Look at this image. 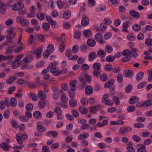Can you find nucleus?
I'll return each mask as SVG.
<instances>
[{"instance_id": "1", "label": "nucleus", "mask_w": 152, "mask_h": 152, "mask_svg": "<svg viewBox=\"0 0 152 152\" xmlns=\"http://www.w3.org/2000/svg\"><path fill=\"white\" fill-rule=\"evenodd\" d=\"M152 105V99H149L146 101L139 102L137 104V106L138 107L143 106L146 107H149Z\"/></svg>"}, {"instance_id": "2", "label": "nucleus", "mask_w": 152, "mask_h": 152, "mask_svg": "<svg viewBox=\"0 0 152 152\" xmlns=\"http://www.w3.org/2000/svg\"><path fill=\"white\" fill-rule=\"evenodd\" d=\"M24 7L23 4L20 2L18 1L12 6V10L15 11H17L22 9Z\"/></svg>"}, {"instance_id": "3", "label": "nucleus", "mask_w": 152, "mask_h": 152, "mask_svg": "<svg viewBox=\"0 0 152 152\" xmlns=\"http://www.w3.org/2000/svg\"><path fill=\"white\" fill-rule=\"evenodd\" d=\"M54 112L57 115V119L58 120H61L63 118V116L62 115V111L59 107H57L54 109Z\"/></svg>"}, {"instance_id": "4", "label": "nucleus", "mask_w": 152, "mask_h": 152, "mask_svg": "<svg viewBox=\"0 0 152 152\" xmlns=\"http://www.w3.org/2000/svg\"><path fill=\"white\" fill-rule=\"evenodd\" d=\"M95 38L97 41L101 44H103L105 43V41L103 40L102 35L100 33L97 34L95 35Z\"/></svg>"}, {"instance_id": "5", "label": "nucleus", "mask_w": 152, "mask_h": 152, "mask_svg": "<svg viewBox=\"0 0 152 152\" xmlns=\"http://www.w3.org/2000/svg\"><path fill=\"white\" fill-rule=\"evenodd\" d=\"M77 81V80H72L70 82L69 87L70 90L72 91H75L76 90V84Z\"/></svg>"}, {"instance_id": "6", "label": "nucleus", "mask_w": 152, "mask_h": 152, "mask_svg": "<svg viewBox=\"0 0 152 152\" xmlns=\"http://www.w3.org/2000/svg\"><path fill=\"white\" fill-rule=\"evenodd\" d=\"M132 130V128L129 127H125L123 129L120 128L119 130V133L121 134H125L130 132Z\"/></svg>"}, {"instance_id": "7", "label": "nucleus", "mask_w": 152, "mask_h": 152, "mask_svg": "<svg viewBox=\"0 0 152 152\" xmlns=\"http://www.w3.org/2000/svg\"><path fill=\"white\" fill-rule=\"evenodd\" d=\"M139 148L137 149V152H147L146 149V146L142 144H140L139 145Z\"/></svg>"}, {"instance_id": "8", "label": "nucleus", "mask_w": 152, "mask_h": 152, "mask_svg": "<svg viewBox=\"0 0 152 152\" xmlns=\"http://www.w3.org/2000/svg\"><path fill=\"white\" fill-rule=\"evenodd\" d=\"M89 134L87 132H83L80 134L78 136V140H83L84 139H86L89 137Z\"/></svg>"}, {"instance_id": "9", "label": "nucleus", "mask_w": 152, "mask_h": 152, "mask_svg": "<svg viewBox=\"0 0 152 152\" xmlns=\"http://www.w3.org/2000/svg\"><path fill=\"white\" fill-rule=\"evenodd\" d=\"M96 54L94 52H91L88 55V60L90 62L93 61L97 57Z\"/></svg>"}, {"instance_id": "10", "label": "nucleus", "mask_w": 152, "mask_h": 152, "mask_svg": "<svg viewBox=\"0 0 152 152\" xmlns=\"http://www.w3.org/2000/svg\"><path fill=\"white\" fill-rule=\"evenodd\" d=\"M115 81L113 79H111L106 82L104 85V88H109L112 86L114 83Z\"/></svg>"}, {"instance_id": "11", "label": "nucleus", "mask_w": 152, "mask_h": 152, "mask_svg": "<svg viewBox=\"0 0 152 152\" xmlns=\"http://www.w3.org/2000/svg\"><path fill=\"white\" fill-rule=\"evenodd\" d=\"M16 139L18 144L21 145L23 143V139L22 137V134L19 133L16 135Z\"/></svg>"}, {"instance_id": "12", "label": "nucleus", "mask_w": 152, "mask_h": 152, "mask_svg": "<svg viewBox=\"0 0 152 152\" xmlns=\"http://www.w3.org/2000/svg\"><path fill=\"white\" fill-rule=\"evenodd\" d=\"M93 91V88L91 86H87L86 88L85 92L86 95H89L92 94Z\"/></svg>"}, {"instance_id": "13", "label": "nucleus", "mask_w": 152, "mask_h": 152, "mask_svg": "<svg viewBox=\"0 0 152 152\" xmlns=\"http://www.w3.org/2000/svg\"><path fill=\"white\" fill-rule=\"evenodd\" d=\"M130 22V20H128L124 23L122 25L123 29L122 31L125 32H128V31L127 29L129 27V24Z\"/></svg>"}, {"instance_id": "14", "label": "nucleus", "mask_w": 152, "mask_h": 152, "mask_svg": "<svg viewBox=\"0 0 152 152\" xmlns=\"http://www.w3.org/2000/svg\"><path fill=\"white\" fill-rule=\"evenodd\" d=\"M129 14L132 16L137 18H138L140 17V15L139 13L133 10H130Z\"/></svg>"}, {"instance_id": "15", "label": "nucleus", "mask_w": 152, "mask_h": 152, "mask_svg": "<svg viewBox=\"0 0 152 152\" xmlns=\"http://www.w3.org/2000/svg\"><path fill=\"white\" fill-rule=\"evenodd\" d=\"M69 105L71 107L74 108L77 105V102L74 99H71L69 101Z\"/></svg>"}, {"instance_id": "16", "label": "nucleus", "mask_w": 152, "mask_h": 152, "mask_svg": "<svg viewBox=\"0 0 152 152\" xmlns=\"http://www.w3.org/2000/svg\"><path fill=\"white\" fill-rule=\"evenodd\" d=\"M7 9L6 6L4 3L0 4V12L2 14H5Z\"/></svg>"}, {"instance_id": "17", "label": "nucleus", "mask_w": 152, "mask_h": 152, "mask_svg": "<svg viewBox=\"0 0 152 152\" xmlns=\"http://www.w3.org/2000/svg\"><path fill=\"white\" fill-rule=\"evenodd\" d=\"M87 44L88 46L93 47L95 46L96 42L94 39H89L87 40Z\"/></svg>"}, {"instance_id": "18", "label": "nucleus", "mask_w": 152, "mask_h": 152, "mask_svg": "<svg viewBox=\"0 0 152 152\" xmlns=\"http://www.w3.org/2000/svg\"><path fill=\"white\" fill-rule=\"evenodd\" d=\"M133 72L132 70H129L127 71L125 70L123 74L125 77H130L133 75Z\"/></svg>"}, {"instance_id": "19", "label": "nucleus", "mask_w": 152, "mask_h": 152, "mask_svg": "<svg viewBox=\"0 0 152 152\" xmlns=\"http://www.w3.org/2000/svg\"><path fill=\"white\" fill-rule=\"evenodd\" d=\"M89 19L87 17H84L81 21V24L83 26H86L89 23Z\"/></svg>"}, {"instance_id": "20", "label": "nucleus", "mask_w": 152, "mask_h": 152, "mask_svg": "<svg viewBox=\"0 0 152 152\" xmlns=\"http://www.w3.org/2000/svg\"><path fill=\"white\" fill-rule=\"evenodd\" d=\"M15 28L13 27H12L9 28L7 31V33L8 34L6 36V39H7L10 37L11 34L15 30Z\"/></svg>"}, {"instance_id": "21", "label": "nucleus", "mask_w": 152, "mask_h": 152, "mask_svg": "<svg viewBox=\"0 0 152 152\" xmlns=\"http://www.w3.org/2000/svg\"><path fill=\"white\" fill-rule=\"evenodd\" d=\"M79 110L82 114L83 115L86 114L88 112V110L86 108H85L81 106H80L79 107Z\"/></svg>"}, {"instance_id": "22", "label": "nucleus", "mask_w": 152, "mask_h": 152, "mask_svg": "<svg viewBox=\"0 0 152 152\" xmlns=\"http://www.w3.org/2000/svg\"><path fill=\"white\" fill-rule=\"evenodd\" d=\"M101 65L99 63L94 64L92 66V68L94 70H99L101 69Z\"/></svg>"}, {"instance_id": "23", "label": "nucleus", "mask_w": 152, "mask_h": 152, "mask_svg": "<svg viewBox=\"0 0 152 152\" xmlns=\"http://www.w3.org/2000/svg\"><path fill=\"white\" fill-rule=\"evenodd\" d=\"M97 56L101 58H103L105 56L106 53L103 50H99L97 53Z\"/></svg>"}, {"instance_id": "24", "label": "nucleus", "mask_w": 152, "mask_h": 152, "mask_svg": "<svg viewBox=\"0 0 152 152\" xmlns=\"http://www.w3.org/2000/svg\"><path fill=\"white\" fill-rule=\"evenodd\" d=\"M17 79V77L15 76H11L8 78L6 81V83L8 84H10L14 82Z\"/></svg>"}, {"instance_id": "25", "label": "nucleus", "mask_w": 152, "mask_h": 152, "mask_svg": "<svg viewBox=\"0 0 152 152\" xmlns=\"http://www.w3.org/2000/svg\"><path fill=\"white\" fill-rule=\"evenodd\" d=\"M144 75V73L142 72H140L138 73L136 76V80L137 81L140 80L142 78Z\"/></svg>"}, {"instance_id": "26", "label": "nucleus", "mask_w": 152, "mask_h": 152, "mask_svg": "<svg viewBox=\"0 0 152 152\" xmlns=\"http://www.w3.org/2000/svg\"><path fill=\"white\" fill-rule=\"evenodd\" d=\"M0 147L4 151H8L9 149L8 147V144L5 142H2L0 144Z\"/></svg>"}, {"instance_id": "27", "label": "nucleus", "mask_w": 152, "mask_h": 152, "mask_svg": "<svg viewBox=\"0 0 152 152\" xmlns=\"http://www.w3.org/2000/svg\"><path fill=\"white\" fill-rule=\"evenodd\" d=\"M83 34L85 37H89L91 36L92 33L91 31L87 29L83 31Z\"/></svg>"}, {"instance_id": "28", "label": "nucleus", "mask_w": 152, "mask_h": 152, "mask_svg": "<svg viewBox=\"0 0 152 152\" xmlns=\"http://www.w3.org/2000/svg\"><path fill=\"white\" fill-rule=\"evenodd\" d=\"M71 14V12L69 10L65 11L63 14V18L66 19H68L70 17V15Z\"/></svg>"}, {"instance_id": "29", "label": "nucleus", "mask_w": 152, "mask_h": 152, "mask_svg": "<svg viewBox=\"0 0 152 152\" xmlns=\"http://www.w3.org/2000/svg\"><path fill=\"white\" fill-rule=\"evenodd\" d=\"M6 53L7 55L9 54H11L12 53L14 49V47L12 46H9L6 48Z\"/></svg>"}, {"instance_id": "30", "label": "nucleus", "mask_w": 152, "mask_h": 152, "mask_svg": "<svg viewBox=\"0 0 152 152\" xmlns=\"http://www.w3.org/2000/svg\"><path fill=\"white\" fill-rule=\"evenodd\" d=\"M37 129L40 132H44L46 131V129L41 125L38 124L37 126Z\"/></svg>"}, {"instance_id": "31", "label": "nucleus", "mask_w": 152, "mask_h": 152, "mask_svg": "<svg viewBox=\"0 0 152 152\" xmlns=\"http://www.w3.org/2000/svg\"><path fill=\"white\" fill-rule=\"evenodd\" d=\"M138 99H137V97L135 96H132L129 100V103L131 104H134L137 102Z\"/></svg>"}, {"instance_id": "32", "label": "nucleus", "mask_w": 152, "mask_h": 152, "mask_svg": "<svg viewBox=\"0 0 152 152\" xmlns=\"http://www.w3.org/2000/svg\"><path fill=\"white\" fill-rule=\"evenodd\" d=\"M45 106V102L44 100H41L38 102V107L40 109H43Z\"/></svg>"}, {"instance_id": "33", "label": "nucleus", "mask_w": 152, "mask_h": 152, "mask_svg": "<svg viewBox=\"0 0 152 152\" xmlns=\"http://www.w3.org/2000/svg\"><path fill=\"white\" fill-rule=\"evenodd\" d=\"M10 104L12 107H15L17 104V101L15 98L12 97L10 100Z\"/></svg>"}, {"instance_id": "34", "label": "nucleus", "mask_w": 152, "mask_h": 152, "mask_svg": "<svg viewBox=\"0 0 152 152\" xmlns=\"http://www.w3.org/2000/svg\"><path fill=\"white\" fill-rule=\"evenodd\" d=\"M38 96V97L41 99V100H43L46 98V96L43 95V92L41 90L39 91Z\"/></svg>"}, {"instance_id": "35", "label": "nucleus", "mask_w": 152, "mask_h": 152, "mask_svg": "<svg viewBox=\"0 0 152 152\" xmlns=\"http://www.w3.org/2000/svg\"><path fill=\"white\" fill-rule=\"evenodd\" d=\"M132 29L135 31H137L141 29V27L139 25L134 24L132 26Z\"/></svg>"}, {"instance_id": "36", "label": "nucleus", "mask_w": 152, "mask_h": 152, "mask_svg": "<svg viewBox=\"0 0 152 152\" xmlns=\"http://www.w3.org/2000/svg\"><path fill=\"white\" fill-rule=\"evenodd\" d=\"M132 54V52L129 50H124L122 52V55L125 56H130Z\"/></svg>"}, {"instance_id": "37", "label": "nucleus", "mask_w": 152, "mask_h": 152, "mask_svg": "<svg viewBox=\"0 0 152 152\" xmlns=\"http://www.w3.org/2000/svg\"><path fill=\"white\" fill-rule=\"evenodd\" d=\"M42 51V50L40 49H37L35 51L34 53L36 54L37 58H39L40 57Z\"/></svg>"}, {"instance_id": "38", "label": "nucleus", "mask_w": 152, "mask_h": 152, "mask_svg": "<svg viewBox=\"0 0 152 152\" xmlns=\"http://www.w3.org/2000/svg\"><path fill=\"white\" fill-rule=\"evenodd\" d=\"M20 64L18 61L15 60V61L12 63V67L14 69H15L18 68Z\"/></svg>"}, {"instance_id": "39", "label": "nucleus", "mask_w": 152, "mask_h": 152, "mask_svg": "<svg viewBox=\"0 0 152 152\" xmlns=\"http://www.w3.org/2000/svg\"><path fill=\"white\" fill-rule=\"evenodd\" d=\"M71 113L73 117L75 118H78L79 116V113L76 110L73 109L71 111Z\"/></svg>"}, {"instance_id": "40", "label": "nucleus", "mask_w": 152, "mask_h": 152, "mask_svg": "<svg viewBox=\"0 0 152 152\" xmlns=\"http://www.w3.org/2000/svg\"><path fill=\"white\" fill-rule=\"evenodd\" d=\"M145 44L148 46H152V39L150 38H148L145 40Z\"/></svg>"}, {"instance_id": "41", "label": "nucleus", "mask_w": 152, "mask_h": 152, "mask_svg": "<svg viewBox=\"0 0 152 152\" xmlns=\"http://www.w3.org/2000/svg\"><path fill=\"white\" fill-rule=\"evenodd\" d=\"M89 112L91 113H95L97 111V108L95 107H90L89 109Z\"/></svg>"}, {"instance_id": "42", "label": "nucleus", "mask_w": 152, "mask_h": 152, "mask_svg": "<svg viewBox=\"0 0 152 152\" xmlns=\"http://www.w3.org/2000/svg\"><path fill=\"white\" fill-rule=\"evenodd\" d=\"M131 58L130 56H125L122 58L121 59L122 62L125 63L126 62L129 61Z\"/></svg>"}, {"instance_id": "43", "label": "nucleus", "mask_w": 152, "mask_h": 152, "mask_svg": "<svg viewBox=\"0 0 152 152\" xmlns=\"http://www.w3.org/2000/svg\"><path fill=\"white\" fill-rule=\"evenodd\" d=\"M81 33L79 31H75L74 32V37L75 38L79 39L80 38Z\"/></svg>"}, {"instance_id": "44", "label": "nucleus", "mask_w": 152, "mask_h": 152, "mask_svg": "<svg viewBox=\"0 0 152 152\" xmlns=\"http://www.w3.org/2000/svg\"><path fill=\"white\" fill-rule=\"evenodd\" d=\"M104 69L106 71H110L112 70H113V67L111 65L109 64H107L105 65Z\"/></svg>"}, {"instance_id": "45", "label": "nucleus", "mask_w": 152, "mask_h": 152, "mask_svg": "<svg viewBox=\"0 0 152 152\" xmlns=\"http://www.w3.org/2000/svg\"><path fill=\"white\" fill-rule=\"evenodd\" d=\"M132 138L134 141L137 142H140L141 140V138L138 136L136 135H133Z\"/></svg>"}, {"instance_id": "46", "label": "nucleus", "mask_w": 152, "mask_h": 152, "mask_svg": "<svg viewBox=\"0 0 152 152\" xmlns=\"http://www.w3.org/2000/svg\"><path fill=\"white\" fill-rule=\"evenodd\" d=\"M117 79L119 83H122L123 80V76L122 74L119 73L117 75Z\"/></svg>"}, {"instance_id": "47", "label": "nucleus", "mask_w": 152, "mask_h": 152, "mask_svg": "<svg viewBox=\"0 0 152 152\" xmlns=\"http://www.w3.org/2000/svg\"><path fill=\"white\" fill-rule=\"evenodd\" d=\"M23 45V44L21 43V46H20L19 47H18V48H15L14 50V52L15 53H20L21 51L23 49V48L22 47V45Z\"/></svg>"}, {"instance_id": "48", "label": "nucleus", "mask_w": 152, "mask_h": 152, "mask_svg": "<svg viewBox=\"0 0 152 152\" xmlns=\"http://www.w3.org/2000/svg\"><path fill=\"white\" fill-rule=\"evenodd\" d=\"M115 59V57L111 55H109L107 56L106 59V61L108 62H112Z\"/></svg>"}, {"instance_id": "49", "label": "nucleus", "mask_w": 152, "mask_h": 152, "mask_svg": "<svg viewBox=\"0 0 152 152\" xmlns=\"http://www.w3.org/2000/svg\"><path fill=\"white\" fill-rule=\"evenodd\" d=\"M42 28L45 31L48 30L50 28V26L47 23H45L42 24Z\"/></svg>"}, {"instance_id": "50", "label": "nucleus", "mask_w": 152, "mask_h": 152, "mask_svg": "<svg viewBox=\"0 0 152 152\" xmlns=\"http://www.w3.org/2000/svg\"><path fill=\"white\" fill-rule=\"evenodd\" d=\"M105 51L108 53H111L113 50V48L110 45H108L105 46Z\"/></svg>"}, {"instance_id": "51", "label": "nucleus", "mask_w": 152, "mask_h": 152, "mask_svg": "<svg viewBox=\"0 0 152 152\" xmlns=\"http://www.w3.org/2000/svg\"><path fill=\"white\" fill-rule=\"evenodd\" d=\"M20 23L22 26H28V25L29 23L28 20L24 19H22Z\"/></svg>"}, {"instance_id": "52", "label": "nucleus", "mask_w": 152, "mask_h": 152, "mask_svg": "<svg viewBox=\"0 0 152 152\" xmlns=\"http://www.w3.org/2000/svg\"><path fill=\"white\" fill-rule=\"evenodd\" d=\"M26 110L31 111L33 108V105L31 103L28 104L26 105Z\"/></svg>"}, {"instance_id": "53", "label": "nucleus", "mask_w": 152, "mask_h": 152, "mask_svg": "<svg viewBox=\"0 0 152 152\" xmlns=\"http://www.w3.org/2000/svg\"><path fill=\"white\" fill-rule=\"evenodd\" d=\"M113 101L115 104L118 105L119 104V99L118 96H114L113 98Z\"/></svg>"}, {"instance_id": "54", "label": "nucleus", "mask_w": 152, "mask_h": 152, "mask_svg": "<svg viewBox=\"0 0 152 152\" xmlns=\"http://www.w3.org/2000/svg\"><path fill=\"white\" fill-rule=\"evenodd\" d=\"M81 104L83 105H86L88 104V101L87 99H86L85 98H82L80 101Z\"/></svg>"}, {"instance_id": "55", "label": "nucleus", "mask_w": 152, "mask_h": 152, "mask_svg": "<svg viewBox=\"0 0 152 152\" xmlns=\"http://www.w3.org/2000/svg\"><path fill=\"white\" fill-rule=\"evenodd\" d=\"M29 94L33 101H35L37 100V96L34 93L31 92Z\"/></svg>"}, {"instance_id": "56", "label": "nucleus", "mask_w": 152, "mask_h": 152, "mask_svg": "<svg viewBox=\"0 0 152 152\" xmlns=\"http://www.w3.org/2000/svg\"><path fill=\"white\" fill-rule=\"evenodd\" d=\"M100 79L102 81H105L107 79V75L106 74H102L100 77Z\"/></svg>"}, {"instance_id": "57", "label": "nucleus", "mask_w": 152, "mask_h": 152, "mask_svg": "<svg viewBox=\"0 0 152 152\" xmlns=\"http://www.w3.org/2000/svg\"><path fill=\"white\" fill-rule=\"evenodd\" d=\"M50 52L49 50L47 49L44 52L43 54V56L45 58H48L50 55Z\"/></svg>"}, {"instance_id": "58", "label": "nucleus", "mask_w": 152, "mask_h": 152, "mask_svg": "<svg viewBox=\"0 0 152 152\" xmlns=\"http://www.w3.org/2000/svg\"><path fill=\"white\" fill-rule=\"evenodd\" d=\"M33 115L34 117L38 118L39 117L42 116V115L39 111H36L34 113Z\"/></svg>"}, {"instance_id": "59", "label": "nucleus", "mask_w": 152, "mask_h": 152, "mask_svg": "<svg viewBox=\"0 0 152 152\" xmlns=\"http://www.w3.org/2000/svg\"><path fill=\"white\" fill-rule=\"evenodd\" d=\"M10 115V112L9 110H6L4 111V118L7 119Z\"/></svg>"}, {"instance_id": "60", "label": "nucleus", "mask_w": 152, "mask_h": 152, "mask_svg": "<svg viewBox=\"0 0 152 152\" xmlns=\"http://www.w3.org/2000/svg\"><path fill=\"white\" fill-rule=\"evenodd\" d=\"M68 93L69 96L71 99H73L74 97L75 96V94L73 91H71V90H69L68 91Z\"/></svg>"}, {"instance_id": "61", "label": "nucleus", "mask_w": 152, "mask_h": 152, "mask_svg": "<svg viewBox=\"0 0 152 152\" xmlns=\"http://www.w3.org/2000/svg\"><path fill=\"white\" fill-rule=\"evenodd\" d=\"M146 85V82L143 81L139 83L137 86V88L138 89H140L143 88Z\"/></svg>"}, {"instance_id": "62", "label": "nucleus", "mask_w": 152, "mask_h": 152, "mask_svg": "<svg viewBox=\"0 0 152 152\" xmlns=\"http://www.w3.org/2000/svg\"><path fill=\"white\" fill-rule=\"evenodd\" d=\"M134 126L137 128H140L143 127L144 125L141 123H137L134 125Z\"/></svg>"}, {"instance_id": "63", "label": "nucleus", "mask_w": 152, "mask_h": 152, "mask_svg": "<svg viewBox=\"0 0 152 152\" xmlns=\"http://www.w3.org/2000/svg\"><path fill=\"white\" fill-rule=\"evenodd\" d=\"M79 47L77 45H75L72 47V52L74 53H76L78 51Z\"/></svg>"}, {"instance_id": "64", "label": "nucleus", "mask_w": 152, "mask_h": 152, "mask_svg": "<svg viewBox=\"0 0 152 152\" xmlns=\"http://www.w3.org/2000/svg\"><path fill=\"white\" fill-rule=\"evenodd\" d=\"M144 37V35L142 33H139L137 36V38L139 40H142Z\"/></svg>"}]
</instances>
